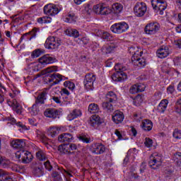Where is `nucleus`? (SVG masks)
Here are the masks:
<instances>
[{
    "label": "nucleus",
    "instance_id": "f257e3e1",
    "mask_svg": "<svg viewBox=\"0 0 181 181\" xmlns=\"http://www.w3.org/2000/svg\"><path fill=\"white\" fill-rule=\"evenodd\" d=\"M129 53L133 54L132 57V62L135 66L139 67H145L146 66V61L144 58H141L142 56V51H139V48L137 47H132L129 49Z\"/></svg>",
    "mask_w": 181,
    "mask_h": 181
},
{
    "label": "nucleus",
    "instance_id": "f03ea898",
    "mask_svg": "<svg viewBox=\"0 0 181 181\" xmlns=\"http://www.w3.org/2000/svg\"><path fill=\"white\" fill-rule=\"evenodd\" d=\"M56 62H57L56 58L49 57V55H44L39 58L38 62H33L31 64V67L33 71H39V70L43 69L45 66L52 64V63H56Z\"/></svg>",
    "mask_w": 181,
    "mask_h": 181
},
{
    "label": "nucleus",
    "instance_id": "7ed1b4c3",
    "mask_svg": "<svg viewBox=\"0 0 181 181\" xmlns=\"http://www.w3.org/2000/svg\"><path fill=\"white\" fill-rule=\"evenodd\" d=\"M128 29H129V25L125 22L116 23L110 27V30L117 35L125 33Z\"/></svg>",
    "mask_w": 181,
    "mask_h": 181
},
{
    "label": "nucleus",
    "instance_id": "20e7f679",
    "mask_svg": "<svg viewBox=\"0 0 181 181\" xmlns=\"http://www.w3.org/2000/svg\"><path fill=\"white\" fill-rule=\"evenodd\" d=\"M148 165L152 169H158V168L162 166V156L158 153L151 154Z\"/></svg>",
    "mask_w": 181,
    "mask_h": 181
},
{
    "label": "nucleus",
    "instance_id": "39448f33",
    "mask_svg": "<svg viewBox=\"0 0 181 181\" xmlns=\"http://www.w3.org/2000/svg\"><path fill=\"white\" fill-rule=\"evenodd\" d=\"M16 157L19 160H22L23 163H29L32 159H33V156L32 153L28 151L20 150L16 153Z\"/></svg>",
    "mask_w": 181,
    "mask_h": 181
},
{
    "label": "nucleus",
    "instance_id": "423d86ee",
    "mask_svg": "<svg viewBox=\"0 0 181 181\" xmlns=\"http://www.w3.org/2000/svg\"><path fill=\"white\" fill-rule=\"evenodd\" d=\"M62 45V40L56 37H49L47 38L45 46L47 49H58Z\"/></svg>",
    "mask_w": 181,
    "mask_h": 181
},
{
    "label": "nucleus",
    "instance_id": "0eeeda50",
    "mask_svg": "<svg viewBox=\"0 0 181 181\" xmlns=\"http://www.w3.org/2000/svg\"><path fill=\"white\" fill-rule=\"evenodd\" d=\"M146 11H148V6L142 1L137 2L134 8V14L139 18L144 16L146 13Z\"/></svg>",
    "mask_w": 181,
    "mask_h": 181
},
{
    "label": "nucleus",
    "instance_id": "6e6552de",
    "mask_svg": "<svg viewBox=\"0 0 181 181\" xmlns=\"http://www.w3.org/2000/svg\"><path fill=\"white\" fill-rule=\"evenodd\" d=\"M151 5L153 9L158 11L159 15H163V11L168 6L166 0H151Z\"/></svg>",
    "mask_w": 181,
    "mask_h": 181
},
{
    "label": "nucleus",
    "instance_id": "1a4fd4ad",
    "mask_svg": "<svg viewBox=\"0 0 181 181\" xmlns=\"http://www.w3.org/2000/svg\"><path fill=\"white\" fill-rule=\"evenodd\" d=\"M60 12V8L56 4H48L44 6V13L48 16H56Z\"/></svg>",
    "mask_w": 181,
    "mask_h": 181
},
{
    "label": "nucleus",
    "instance_id": "9d476101",
    "mask_svg": "<svg viewBox=\"0 0 181 181\" xmlns=\"http://www.w3.org/2000/svg\"><path fill=\"white\" fill-rule=\"evenodd\" d=\"M65 77L61 75L60 74H48L47 78V83L49 84V86H56V84H59L60 81H63Z\"/></svg>",
    "mask_w": 181,
    "mask_h": 181
},
{
    "label": "nucleus",
    "instance_id": "9b49d317",
    "mask_svg": "<svg viewBox=\"0 0 181 181\" xmlns=\"http://www.w3.org/2000/svg\"><path fill=\"white\" fill-rule=\"evenodd\" d=\"M160 28V25L158 23H148L144 28V32L146 35H156Z\"/></svg>",
    "mask_w": 181,
    "mask_h": 181
},
{
    "label": "nucleus",
    "instance_id": "f8f14e48",
    "mask_svg": "<svg viewBox=\"0 0 181 181\" xmlns=\"http://www.w3.org/2000/svg\"><path fill=\"white\" fill-rule=\"evenodd\" d=\"M105 146L100 143L92 144L90 147V151L92 153H95V155H102V153H104V152H105Z\"/></svg>",
    "mask_w": 181,
    "mask_h": 181
},
{
    "label": "nucleus",
    "instance_id": "ddd939ff",
    "mask_svg": "<svg viewBox=\"0 0 181 181\" xmlns=\"http://www.w3.org/2000/svg\"><path fill=\"white\" fill-rule=\"evenodd\" d=\"M125 118V115H124V112L116 110L113 112L112 115V121L115 122V124H122Z\"/></svg>",
    "mask_w": 181,
    "mask_h": 181
},
{
    "label": "nucleus",
    "instance_id": "4468645a",
    "mask_svg": "<svg viewBox=\"0 0 181 181\" xmlns=\"http://www.w3.org/2000/svg\"><path fill=\"white\" fill-rule=\"evenodd\" d=\"M7 104L9 107H11L16 114H22V106L18 103L16 99L12 100L8 99Z\"/></svg>",
    "mask_w": 181,
    "mask_h": 181
},
{
    "label": "nucleus",
    "instance_id": "2eb2a0df",
    "mask_svg": "<svg viewBox=\"0 0 181 181\" xmlns=\"http://www.w3.org/2000/svg\"><path fill=\"white\" fill-rule=\"evenodd\" d=\"M156 54L157 57H159V59H165L170 54V50H169L168 47L163 46L157 50Z\"/></svg>",
    "mask_w": 181,
    "mask_h": 181
},
{
    "label": "nucleus",
    "instance_id": "dca6fc26",
    "mask_svg": "<svg viewBox=\"0 0 181 181\" xmlns=\"http://www.w3.org/2000/svg\"><path fill=\"white\" fill-rule=\"evenodd\" d=\"M127 78L128 76L124 72V71L115 72L112 75V79L113 81H124V80H127Z\"/></svg>",
    "mask_w": 181,
    "mask_h": 181
},
{
    "label": "nucleus",
    "instance_id": "f3484780",
    "mask_svg": "<svg viewBox=\"0 0 181 181\" xmlns=\"http://www.w3.org/2000/svg\"><path fill=\"white\" fill-rule=\"evenodd\" d=\"M4 121H8L12 125H17V127H19L20 128H22L24 131H28L29 129V127H26V125L23 124L22 122H16V119L12 117H7L4 119Z\"/></svg>",
    "mask_w": 181,
    "mask_h": 181
},
{
    "label": "nucleus",
    "instance_id": "a211bd4d",
    "mask_svg": "<svg viewBox=\"0 0 181 181\" xmlns=\"http://www.w3.org/2000/svg\"><path fill=\"white\" fill-rule=\"evenodd\" d=\"M73 139H74V137L70 133H63L58 136L59 142H71Z\"/></svg>",
    "mask_w": 181,
    "mask_h": 181
},
{
    "label": "nucleus",
    "instance_id": "6ab92c4d",
    "mask_svg": "<svg viewBox=\"0 0 181 181\" xmlns=\"http://www.w3.org/2000/svg\"><path fill=\"white\" fill-rule=\"evenodd\" d=\"M11 145L15 149H22V148H25L26 143L23 139H15L11 141Z\"/></svg>",
    "mask_w": 181,
    "mask_h": 181
},
{
    "label": "nucleus",
    "instance_id": "aec40b11",
    "mask_svg": "<svg viewBox=\"0 0 181 181\" xmlns=\"http://www.w3.org/2000/svg\"><path fill=\"white\" fill-rule=\"evenodd\" d=\"M49 93V90L44 89L41 91L36 99V104H45V100H46V97Z\"/></svg>",
    "mask_w": 181,
    "mask_h": 181
},
{
    "label": "nucleus",
    "instance_id": "412c9836",
    "mask_svg": "<svg viewBox=\"0 0 181 181\" xmlns=\"http://www.w3.org/2000/svg\"><path fill=\"white\" fill-rule=\"evenodd\" d=\"M44 115L47 118H53L54 119L59 117V111L56 109H47L44 112Z\"/></svg>",
    "mask_w": 181,
    "mask_h": 181
},
{
    "label": "nucleus",
    "instance_id": "4be33fe9",
    "mask_svg": "<svg viewBox=\"0 0 181 181\" xmlns=\"http://www.w3.org/2000/svg\"><path fill=\"white\" fill-rule=\"evenodd\" d=\"M89 124L90 127H93V128H97V127H98V125L101 124V118L100 117V116L94 115L90 118Z\"/></svg>",
    "mask_w": 181,
    "mask_h": 181
},
{
    "label": "nucleus",
    "instance_id": "5701e85b",
    "mask_svg": "<svg viewBox=\"0 0 181 181\" xmlns=\"http://www.w3.org/2000/svg\"><path fill=\"white\" fill-rule=\"evenodd\" d=\"M81 115H83L81 110L75 109L68 115L67 119L68 121H73V119H76V118H78L81 117Z\"/></svg>",
    "mask_w": 181,
    "mask_h": 181
},
{
    "label": "nucleus",
    "instance_id": "b1692460",
    "mask_svg": "<svg viewBox=\"0 0 181 181\" xmlns=\"http://www.w3.org/2000/svg\"><path fill=\"white\" fill-rule=\"evenodd\" d=\"M95 35L96 36H99V37H101L102 39H104L105 40H111V38L112 37L111 36V34H110L107 31H103L100 30H95Z\"/></svg>",
    "mask_w": 181,
    "mask_h": 181
},
{
    "label": "nucleus",
    "instance_id": "393cba45",
    "mask_svg": "<svg viewBox=\"0 0 181 181\" xmlns=\"http://www.w3.org/2000/svg\"><path fill=\"white\" fill-rule=\"evenodd\" d=\"M124 9V6H122L120 3H115L112 5V13L113 15H119L122 12Z\"/></svg>",
    "mask_w": 181,
    "mask_h": 181
},
{
    "label": "nucleus",
    "instance_id": "a878e982",
    "mask_svg": "<svg viewBox=\"0 0 181 181\" xmlns=\"http://www.w3.org/2000/svg\"><path fill=\"white\" fill-rule=\"evenodd\" d=\"M63 21L67 23H74L77 21V16L74 13H68L66 16H64Z\"/></svg>",
    "mask_w": 181,
    "mask_h": 181
},
{
    "label": "nucleus",
    "instance_id": "bb28decb",
    "mask_svg": "<svg viewBox=\"0 0 181 181\" xmlns=\"http://www.w3.org/2000/svg\"><path fill=\"white\" fill-rule=\"evenodd\" d=\"M118 100L117 94L113 91H109L106 93L105 101H109L110 103H115Z\"/></svg>",
    "mask_w": 181,
    "mask_h": 181
},
{
    "label": "nucleus",
    "instance_id": "cd10ccee",
    "mask_svg": "<svg viewBox=\"0 0 181 181\" xmlns=\"http://www.w3.org/2000/svg\"><path fill=\"white\" fill-rule=\"evenodd\" d=\"M141 128L144 131H151L152 128H153V124L152 123V121L145 119L142 122Z\"/></svg>",
    "mask_w": 181,
    "mask_h": 181
},
{
    "label": "nucleus",
    "instance_id": "c85d7f7f",
    "mask_svg": "<svg viewBox=\"0 0 181 181\" xmlns=\"http://www.w3.org/2000/svg\"><path fill=\"white\" fill-rule=\"evenodd\" d=\"M36 35H37L36 30L33 29L31 32L24 34L21 37V40H23L25 39H26L27 41L32 40V39H35V37H36Z\"/></svg>",
    "mask_w": 181,
    "mask_h": 181
},
{
    "label": "nucleus",
    "instance_id": "c756f323",
    "mask_svg": "<svg viewBox=\"0 0 181 181\" xmlns=\"http://www.w3.org/2000/svg\"><path fill=\"white\" fill-rule=\"evenodd\" d=\"M62 129V127H51L47 129V132L50 136L54 138V136H56Z\"/></svg>",
    "mask_w": 181,
    "mask_h": 181
},
{
    "label": "nucleus",
    "instance_id": "7c9ffc66",
    "mask_svg": "<svg viewBox=\"0 0 181 181\" xmlns=\"http://www.w3.org/2000/svg\"><path fill=\"white\" fill-rule=\"evenodd\" d=\"M112 102L105 101L102 103V107L107 112H112L114 111V106L112 105Z\"/></svg>",
    "mask_w": 181,
    "mask_h": 181
},
{
    "label": "nucleus",
    "instance_id": "2f4dec72",
    "mask_svg": "<svg viewBox=\"0 0 181 181\" xmlns=\"http://www.w3.org/2000/svg\"><path fill=\"white\" fill-rule=\"evenodd\" d=\"M138 155V150L136 148H131L127 152V156L124 158V162L128 160V159H134L135 156Z\"/></svg>",
    "mask_w": 181,
    "mask_h": 181
},
{
    "label": "nucleus",
    "instance_id": "473e14b6",
    "mask_svg": "<svg viewBox=\"0 0 181 181\" xmlns=\"http://www.w3.org/2000/svg\"><path fill=\"white\" fill-rule=\"evenodd\" d=\"M65 35L66 36H71L72 37H78L80 33L76 29L68 28L65 30Z\"/></svg>",
    "mask_w": 181,
    "mask_h": 181
},
{
    "label": "nucleus",
    "instance_id": "72a5a7b5",
    "mask_svg": "<svg viewBox=\"0 0 181 181\" xmlns=\"http://www.w3.org/2000/svg\"><path fill=\"white\" fill-rule=\"evenodd\" d=\"M168 104H169V100L166 99H163L160 101L158 107L160 112H165V111H166V109L168 108Z\"/></svg>",
    "mask_w": 181,
    "mask_h": 181
},
{
    "label": "nucleus",
    "instance_id": "f704fd0d",
    "mask_svg": "<svg viewBox=\"0 0 181 181\" xmlns=\"http://www.w3.org/2000/svg\"><path fill=\"white\" fill-rule=\"evenodd\" d=\"M88 112H90V114H97V112H99L100 107H98V105L90 103L88 106Z\"/></svg>",
    "mask_w": 181,
    "mask_h": 181
},
{
    "label": "nucleus",
    "instance_id": "c9c22d12",
    "mask_svg": "<svg viewBox=\"0 0 181 181\" xmlns=\"http://www.w3.org/2000/svg\"><path fill=\"white\" fill-rule=\"evenodd\" d=\"M142 103H144V96L141 95H137L133 98V105L136 107H139Z\"/></svg>",
    "mask_w": 181,
    "mask_h": 181
},
{
    "label": "nucleus",
    "instance_id": "e433bc0d",
    "mask_svg": "<svg viewBox=\"0 0 181 181\" xmlns=\"http://www.w3.org/2000/svg\"><path fill=\"white\" fill-rule=\"evenodd\" d=\"M36 158L39 160H46V159H47V156H46V153H45V151H43V150H39L36 153Z\"/></svg>",
    "mask_w": 181,
    "mask_h": 181
},
{
    "label": "nucleus",
    "instance_id": "4c0bfd02",
    "mask_svg": "<svg viewBox=\"0 0 181 181\" xmlns=\"http://www.w3.org/2000/svg\"><path fill=\"white\" fill-rule=\"evenodd\" d=\"M58 149L59 152H61V153H66L67 155L70 153V148L69 144H62L59 146Z\"/></svg>",
    "mask_w": 181,
    "mask_h": 181
},
{
    "label": "nucleus",
    "instance_id": "58836bf2",
    "mask_svg": "<svg viewBox=\"0 0 181 181\" xmlns=\"http://www.w3.org/2000/svg\"><path fill=\"white\" fill-rule=\"evenodd\" d=\"M37 104L39 103H36L34 104L32 107L29 108V112L30 114H31V115H37V114H39V106L37 105Z\"/></svg>",
    "mask_w": 181,
    "mask_h": 181
},
{
    "label": "nucleus",
    "instance_id": "ea45409f",
    "mask_svg": "<svg viewBox=\"0 0 181 181\" xmlns=\"http://www.w3.org/2000/svg\"><path fill=\"white\" fill-rule=\"evenodd\" d=\"M45 53V51H43L41 49H36L31 53V57L32 59H36L39 57L40 56H42Z\"/></svg>",
    "mask_w": 181,
    "mask_h": 181
},
{
    "label": "nucleus",
    "instance_id": "a19ab883",
    "mask_svg": "<svg viewBox=\"0 0 181 181\" xmlns=\"http://www.w3.org/2000/svg\"><path fill=\"white\" fill-rule=\"evenodd\" d=\"M103 4H96L93 6V11L94 13H96V15H101L103 12Z\"/></svg>",
    "mask_w": 181,
    "mask_h": 181
},
{
    "label": "nucleus",
    "instance_id": "79ce46f5",
    "mask_svg": "<svg viewBox=\"0 0 181 181\" xmlns=\"http://www.w3.org/2000/svg\"><path fill=\"white\" fill-rule=\"evenodd\" d=\"M173 160L178 166H180L181 165V153L180 152H177L174 154L173 157Z\"/></svg>",
    "mask_w": 181,
    "mask_h": 181
},
{
    "label": "nucleus",
    "instance_id": "37998d69",
    "mask_svg": "<svg viewBox=\"0 0 181 181\" xmlns=\"http://www.w3.org/2000/svg\"><path fill=\"white\" fill-rule=\"evenodd\" d=\"M57 70L58 69L56 66H49L42 71V74H50V73H54L57 71Z\"/></svg>",
    "mask_w": 181,
    "mask_h": 181
},
{
    "label": "nucleus",
    "instance_id": "c03bdc74",
    "mask_svg": "<svg viewBox=\"0 0 181 181\" xmlns=\"http://www.w3.org/2000/svg\"><path fill=\"white\" fill-rule=\"evenodd\" d=\"M64 86L66 88H69V90H71V91H73L76 88V85L74 83L70 81H66L64 83Z\"/></svg>",
    "mask_w": 181,
    "mask_h": 181
},
{
    "label": "nucleus",
    "instance_id": "a18cd8bd",
    "mask_svg": "<svg viewBox=\"0 0 181 181\" xmlns=\"http://www.w3.org/2000/svg\"><path fill=\"white\" fill-rule=\"evenodd\" d=\"M36 132H37V138L40 139L42 142H46V141H47V137H46V135L45 134L44 132H42L39 130H37Z\"/></svg>",
    "mask_w": 181,
    "mask_h": 181
},
{
    "label": "nucleus",
    "instance_id": "49530a36",
    "mask_svg": "<svg viewBox=\"0 0 181 181\" xmlns=\"http://www.w3.org/2000/svg\"><path fill=\"white\" fill-rule=\"evenodd\" d=\"M7 168H11L13 172H21V167L18 165L11 163L10 161Z\"/></svg>",
    "mask_w": 181,
    "mask_h": 181
},
{
    "label": "nucleus",
    "instance_id": "de8ad7c7",
    "mask_svg": "<svg viewBox=\"0 0 181 181\" xmlns=\"http://www.w3.org/2000/svg\"><path fill=\"white\" fill-rule=\"evenodd\" d=\"M110 13H112L111 8L109 6H103L102 7V13L101 15H110Z\"/></svg>",
    "mask_w": 181,
    "mask_h": 181
},
{
    "label": "nucleus",
    "instance_id": "09e8293b",
    "mask_svg": "<svg viewBox=\"0 0 181 181\" xmlns=\"http://www.w3.org/2000/svg\"><path fill=\"white\" fill-rule=\"evenodd\" d=\"M84 80L94 83L95 81V75L94 74H88L86 75Z\"/></svg>",
    "mask_w": 181,
    "mask_h": 181
},
{
    "label": "nucleus",
    "instance_id": "8fccbe9b",
    "mask_svg": "<svg viewBox=\"0 0 181 181\" xmlns=\"http://www.w3.org/2000/svg\"><path fill=\"white\" fill-rule=\"evenodd\" d=\"M78 139L79 141H81V142H83V144H90V142H91V139L86 135H80L78 136Z\"/></svg>",
    "mask_w": 181,
    "mask_h": 181
},
{
    "label": "nucleus",
    "instance_id": "3c124183",
    "mask_svg": "<svg viewBox=\"0 0 181 181\" xmlns=\"http://www.w3.org/2000/svg\"><path fill=\"white\" fill-rule=\"evenodd\" d=\"M83 13L84 15H91V12H93V10L91 8H90V5H84L83 6V9L82 10Z\"/></svg>",
    "mask_w": 181,
    "mask_h": 181
},
{
    "label": "nucleus",
    "instance_id": "603ef678",
    "mask_svg": "<svg viewBox=\"0 0 181 181\" xmlns=\"http://www.w3.org/2000/svg\"><path fill=\"white\" fill-rule=\"evenodd\" d=\"M173 137L174 139H181V130L175 129L173 132Z\"/></svg>",
    "mask_w": 181,
    "mask_h": 181
},
{
    "label": "nucleus",
    "instance_id": "864d4df0",
    "mask_svg": "<svg viewBox=\"0 0 181 181\" xmlns=\"http://www.w3.org/2000/svg\"><path fill=\"white\" fill-rule=\"evenodd\" d=\"M84 86L86 90H93V86H94V83L88 81H83Z\"/></svg>",
    "mask_w": 181,
    "mask_h": 181
},
{
    "label": "nucleus",
    "instance_id": "5fc2aeb1",
    "mask_svg": "<svg viewBox=\"0 0 181 181\" xmlns=\"http://www.w3.org/2000/svg\"><path fill=\"white\" fill-rule=\"evenodd\" d=\"M52 100L53 101H54V103H56L57 104H59V105H64L66 104V103L63 101L62 98L57 96L52 97Z\"/></svg>",
    "mask_w": 181,
    "mask_h": 181
},
{
    "label": "nucleus",
    "instance_id": "6e6d98bb",
    "mask_svg": "<svg viewBox=\"0 0 181 181\" xmlns=\"http://www.w3.org/2000/svg\"><path fill=\"white\" fill-rule=\"evenodd\" d=\"M144 145L146 146V148H152V146L153 145V141L152 139L146 137L145 139Z\"/></svg>",
    "mask_w": 181,
    "mask_h": 181
},
{
    "label": "nucleus",
    "instance_id": "4d7b16f0",
    "mask_svg": "<svg viewBox=\"0 0 181 181\" xmlns=\"http://www.w3.org/2000/svg\"><path fill=\"white\" fill-rule=\"evenodd\" d=\"M117 47H115V45H109L107 46L106 48H105V52L107 54H109V53H114V52H115Z\"/></svg>",
    "mask_w": 181,
    "mask_h": 181
},
{
    "label": "nucleus",
    "instance_id": "13d9d810",
    "mask_svg": "<svg viewBox=\"0 0 181 181\" xmlns=\"http://www.w3.org/2000/svg\"><path fill=\"white\" fill-rule=\"evenodd\" d=\"M12 92H10L8 95L11 98H15V97H16L17 95H19V90L18 89H16V88L11 89Z\"/></svg>",
    "mask_w": 181,
    "mask_h": 181
},
{
    "label": "nucleus",
    "instance_id": "bf43d9fd",
    "mask_svg": "<svg viewBox=\"0 0 181 181\" xmlns=\"http://www.w3.org/2000/svg\"><path fill=\"white\" fill-rule=\"evenodd\" d=\"M115 70L116 72L118 71H124V70H127V69L125 67H124V66H122V64H117L115 66Z\"/></svg>",
    "mask_w": 181,
    "mask_h": 181
},
{
    "label": "nucleus",
    "instance_id": "052dcab7",
    "mask_svg": "<svg viewBox=\"0 0 181 181\" xmlns=\"http://www.w3.org/2000/svg\"><path fill=\"white\" fill-rule=\"evenodd\" d=\"M59 170H60L61 173H62V175L66 177H71V176H73L71 175V173H70L68 170H66L64 168H59Z\"/></svg>",
    "mask_w": 181,
    "mask_h": 181
},
{
    "label": "nucleus",
    "instance_id": "680f3d73",
    "mask_svg": "<svg viewBox=\"0 0 181 181\" xmlns=\"http://www.w3.org/2000/svg\"><path fill=\"white\" fill-rule=\"evenodd\" d=\"M129 93L131 94H136V93H139L138 86L136 84H134L130 87Z\"/></svg>",
    "mask_w": 181,
    "mask_h": 181
},
{
    "label": "nucleus",
    "instance_id": "e2e57ef3",
    "mask_svg": "<svg viewBox=\"0 0 181 181\" xmlns=\"http://www.w3.org/2000/svg\"><path fill=\"white\" fill-rule=\"evenodd\" d=\"M0 165H2L3 168H8L9 165V160H4L2 156H0Z\"/></svg>",
    "mask_w": 181,
    "mask_h": 181
},
{
    "label": "nucleus",
    "instance_id": "0e129e2a",
    "mask_svg": "<svg viewBox=\"0 0 181 181\" xmlns=\"http://www.w3.org/2000/svg\"><path fill=\"white\" fill-rule=\"evenodd\" d=\"M136 86L139 93H142V91H145V88H146V86L144 83H136Z\"/></svg>",
    "mask_w": 181,
    "mask_h": 181
},
{
    "label": "nucleus",
    "instance_id": "69168bd1",
    "mask_svg": "<svg viewBox=\"0 0 181 181\" xmlns=\"http://www.w3.org/2000/svg\"><path fill=\"white\" fill-rule=\"evenodd\" d=\"M44 165H45V169H47V170H52V169H53V167L52 166V165L50 164V161H49V160L45 162L44 163Z\"/></svg>",
    "mask_w": 181,
    "mask_h": 181
},
{
    "label": "nucleus",
    "instance_id": "338daca9",
    "mask_svg": "<svg viewBox=\"0 0 181 181\" xmlns=\"http://www.w3.org/2000/svg\"><path fill=\"white\" fill-rule=\"evenodd\" d=\"M155 42V40L152 38H144V42L146 43V45H152Z\"/></svg>",
    "mask_w": 181,
    "mask_h": 181
},
{
    "label": "nucleus",
    "instance_id": "774afa93",
    "mask_svg": "<svg viewBox=\"0 0 181 181\" xmlns=\"http://www.w3.org/2000/svg\"><path fill=\"white\" fill-rule=\"evenodd\" d=\"M174 45L175 47H178V49H181V40H175Z\"/></svg>",
    "mask_w": 181,
    "mask_h": 181
}]
</instances>
